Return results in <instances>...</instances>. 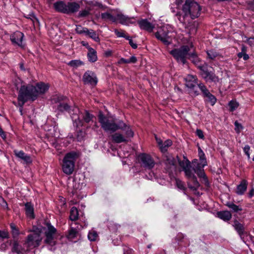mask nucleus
Returning a JSON list of instances; mask_svg holds the SVG:
<instances>
[{
    "label": "nucleus",
    "mask_w": 254,
    "mask_h": 254,
    "mask_svg": "<svg viewBox=\"0 0 254 254\" xmlns=\"http://www.w3.org/2000/svg\"><path fill=\"white\" fill-rule=\"evenodd\" d=\"M229 106L230 110L233 112L238 107L239 103L235 101L232 100L229 103Z\"/></svg>",
    "instance_id": "nucleus-42"
},
{
    "label": "nucleus",
    "mask_w": 254,
    "mask_h": 254,
    "mask_svg": "<svg viewBox=\"0 0 254 254\" xmlns=\"http://www.w3.org/2000/svg\"><path fill=\"white\" fill-rule=\"evenodd\" d=\"M87 56L88 61L91 63H94L97 61V52L92 48L88 47Z\"/></svg>",
    "instance_id": "nucleus-23"
},
{
    "label": "nucleus",
    "mask_w": 254,
    "mask_h": 254,
    "mask_svg": "<svg viewBox=\"0 0 254 254\" xmlns=\"http://www.w3.org/2000/svg\"><path fill=\"white\" fill-rule=\"evenodd\" d=\"M82 80L84 84L91 85H95L98 82L96 74L90 70H87L84 73Z\"/></svg>",
    "instance_id": "nucleus-14"
},
{
    "label": "nucleus",
    "mask_w": 254,
    "mask_h": 254,
    "mask_svg": "<svg viewBox=\"0 0 254 254\" xmlns=\"http://www.w3.org/2000/svg\"><path fill=\"white\" fill-rule=\"evenodd\" d=\"M195 162L193 161L192 164L193 165V170L197 174L198 176L200 178L204 179L205 180H207L206 175L204 172L203 167L202 165L195 164Z\"/></svg>",
    "instance_id": "nucleus-21"
},
{
    "label": "nucleus",
    "mask_w": 254,
    "mask_h": 254,
    "mask_svg": "<svg viewBox=\"0 0 254 254\" xmlns=\"http://www.w3.org/2000/svg\"><path fill=\"white\" fill-rule=\"evenodd\" d=\"M49 88V85L43 82L37 83L35 86L30 84L22 86L18 97L19 104L22 106L29 100H35L39 94L45 93Z\"/></svg>",
    "instance_id": "nucleus-2"
},
{
    "label": "nucleus",
    "mask_w": 254,
    "mask_h": 254,
    "mask_svg": "<svg viewBox=\"0 0 254 254\" xmlns=\"http://www.w3.org/2000/svg\"><path fill=\"white\" fill-rule=\"evenodd\" d=\"M66 98L63 96H55L53 99V101L55 103H58L57 105L58 110L61 112L67 111L70 114V112L73 113L72 109H71L68 104L64 102H61L64 101Z\"/></svg>",
    "instance_id": "nucleus-12"
},
{
    "label": "nucleus",
    "mask_w": 254,
    "mask_h": 254,
    "mask_svg": "<svg viewBox=\"0 0 254 254\" xmlns=\"http://www.w3.org/2000/svg\"><path fill=\"white\" fill-rule=\"evenodd\" d=\"M250 150V147L249 145H246L244 148V151L247 155L248 158H250V154L249 153V151Z\"/></svg>",
    "instance_id": "nucleus-53"
},
{
    "label": "nucleus",
    "mask_w": 254,
    "mask_h": 254,
    "mask_svg": "<svg viewBox=\"0 0 254 254\" xmlns=\"http://www.w3.org/2000/svg\"><path fill=\"white\" fill-rule=\"evenodd\" d=\"M207 53L208 58L211 60H214L219 56L218 53L214 50H209L207 51Z\"/></svg>",
    "instance_id": "nucleus-40"
},
{
    "label": "nucleus",
    "mask_w": 254,
    "mask_h": 254,
    "mask_svg": "<svg viewBox=\"0 0 254 254\" xmlns=\"http://www.w3.org/2000/svg\"><path fill=\"white\" fill-rule=\"evenodd\" d=\"M238 57L239 58H243L244 60H247L249 58V56L246 53L241 52L238 54Z\"/></svg>",
    "instance_id": "nucleus-50"
},
{
    "label": "nucleus",
    "mask_w": 254,
    "mask_h": 254,
    "mask_svg": "<svg viewBox=\"0 0 254 254\" xmlns=\"http://www.w3.org/2000/svg\"><path fill=\"white\" fill-rule=\"evenodd\" d=\"M28 18L32 20L34 25L39 23L38 20L34 15H30V17H28Z\"/></svg>",
    "instance_id": "nucleus-54"
},
{
    "label": "nucleus",
    "mask_w": 254,
    "mask_h": 254,
    "mask_svg": "<svg viewBox=\"0 0 254 254\" xmlns=\"http://www.w3.org/2000/svg\"><path fill=\"white\" fill-rule=\"evenodd\" d=\"M101 17L104 20H110L113 22L117 21V15L114 16L109 12L102 13L101 14Z\"/></svg>",
    "instance_id": "nucleus-32"
},
{
    "label": "nucleus",
    "mask_w": 254,
    "mask_h": 254,
    "mask_svg": "<svg viewBox=\"0 0 254 254\" xmlns=\"http://www.w3.org/2000/svg\"><path fill=\"white\" fill-rule=\"evenodd\" d=\"M148 248H150V245H148Z\"/></svg>",
    "instance_id": "nucleus-64"
},
{
    "label": "nucleus",
    "mask_w": 254,
    "mask_h": 254,
    "mask_svg": "<svg viewBox=\"0 0 254 254\" xmlns=\"http://www.w3.org/2000/svg\"><path fill=\"white\" fill-rule=\"evenodd\" d=\"M126 39L129 41V44L133 49L137 48V44H136L135 43H134L133 42L132 39L130 38L129 36H128L127 37H126Z\"/></svg>",
    "instance_id": "nucleus-49"
},
{
    "label": "nucleus",
    "mask_w": 254,
    "mask_h": 254,
    "mask_svg": "<svg viewBox=\"0 0 254 254\" xmlns=\"http://www.w3.org/2000/svg\"><path fill=\"white\" fill-rule=\"evenodd\" d=\"M179 165L184 171L186 176H190V173L192 172L191 170V166L190 162L185 157H184L183 160H178Z\"/></svg>",
    "instance_id": "nucleus-18"
},
{
    "label": "nucleus",
    "mask_w": 254,
    "mask_h": 254,
    "mask_svg": "<svg viewBox=\"0 0 254 254\" xmlns=\"http://www.w3.org/2000/svg\"><path fill=\"white\" fill-rule=\"evenodd\" d=\"M119 129H121L125 131V136H124L127 139V138L133 137L134 135L133 132L130 128V127L127 126L126 124L125 126H124L122 128H120Z\"/></svg>",
    "instance_id": "nucleus-29"
},
{
    "label": "nucleus",
    "mask_w": 254,
    "mask_h": 254,
    "mask_svg": "<svg viewBox=\"0 0 254 254\" xmlns=\"http://www.w3.org/2000/svg\"><path fill=\"white\" fill-rule=\"evenodd\" d=\"M155 139L156 140L157 143H158V145L159 146V147H160V146L163 144V142L161 140L160 138H158L156 136H155Z\"/></svg>",
    "instance_id": "nucleus-60"
},
{
    "label": "nucleus",
    "mask_w": 254,
    "mask_h": 254,
    "mask_svg": "<svg viewBox=\"0 0 254 254\" xmlns=\"http://www.w3.org/2000/svg\"><path fill=\"white\" fill-rule=\"evenodd\" d=\"M172 142L171 140H166L163 144L160 146V149L162 152H165L167 150L168 148L171 146Z\"/></svg>",
    "instance_id": "nucleus-35"
},
{
    "label": "nucleus",
    "mask_w": 254,
    "mask_h": 254,
    "mask_svg": "<svg viewBox=\"0 0 254 254\" xmlns=\"http://www.w3.org/2000/svg\"><path fill=\"white\" fill-rule=\"evenodd\" d=\"M78 218V211L75 207H72L70 209L69 218L71 221H75Z\"/></svg>",
    "instance_id": "nucleus-34"
},
{
    "label": "nucleus",
    "mask_w": 254,
    "mask_h": 254,
    "mask_svg": "<svg viewBox=\"0 0 254 254\" xmlns=\"http://www.w3.org/2000/svg\"><path fill=\"white\" fill-rule=\"evenodd\" d=\"M192 44L191 43L183 45L179 48H175L170 51V54L179 63L185 64L187 63L188 59H192V60L195 61V63L197 62V58L195 53L191 51Z\"/></svg>",
    "instance_id": "nucleus-3"
},
{
    "label": "nucleus",
    "mask_w": 254,
    "mask_h": 254,
    "mask_svg": "<svg viewBox=\"0 0 254 254\" xmlns=\"http://www.w3.org/2000/svg\"><path fill=\"white\" fill-rule=\"evenodd\" d=\"M118 64H129V62H128V59H126L124 58H121L118 62Z\"/></svg>",
    "instance_id": "nucleus-56"
},
{
    "label": "nucleus",
    "mask_w": 254,
    "mask_h": 254,
    "mask_svg": "<svg viewBox=\"0 0 254 254\" xmlns=\"http://www.w3.org/2000/svg\"><path fill=\"white\" fill-rule=\"evenodd\" d=\"M199 68L202 71V76L206 81L212 82L218 81V77L216 76L213 72L208 71L205 66H199Z\"/></svg>",
    "instance_id": "nucleus-16"
},
{
    "label": "nucleus",
    "mask_w": 254,
    "mask_h": 254,
    "mask_svg": "<svg viewBox=\"0 0 254 254\" xmlns=\"http://www.w3.org/2000/svg\"><path fill=\"white\" fill-rule=\"evenodd\" d=\"M241 52L246 53V48H245V47H244V46L242 47V52Z\"/></svg>",
    "instance_id": "nucleus-62"
},
{
    "label": "nucleus",
    "mask_w": 254,
    "mask_h": 254,
    "mask_svg": "<svg viewBox=\"0 0 254 254\" xmlns=\"http://www.w3.org/2000/svg\"><path fill=\"white\" fill-rule=\"evenodd\" d=\"M233 226L239 235L242 236L244 232V227L243 224L236 220L234 222Z\"/></svg>",
    "instance_id": "nucleus-30"
},
{
    "label": "nucleus",
    "mask_w": 254,
    "mask_h": 254,
    "mask_svg": "<svg viewBox=\"0 0 254 254\" xmlns=\"http://www.w3.org/2000/svg\"><path fill=\"white\" fill-rule=\"evenodd\" d=\"M227 206L235 212H237L242 210V208L233 203H228L227 204Z\"/></svg>",
    "instance_id": "nucleus-39"
},
{
    "label": "nucleus",
    "mask_w": 254,
    "mask_h": 254,
    "mask_svg": "<svg viewBox=\"0 0 254 254\" xmlns=\"http://www.w3.org/2000/svg\"><path fill=\"white\" fill-rule=\"evenodd\" d=\"M176 33L173 28L170 25H165L159 27L155 33V37L165 45L172 43V39L175 37Z\"/></svg>",
    "instance_id": "nucleus-7"
},
{
    "label": "nucleus",
    "mask_w": 254,
    "mask_h": 254,
    "mask_svg": "<svg viewBox=\"0 0 254 254\" xmlns=\"http://www.w3.org/2000/svg\"><path fill=\"white\" fill-rule=\"evenodd\" d=\"M55 9L61 13L69 14L74 13L78 10L80 7L79 4L75 2H68L60 0L54 3Z\"/></svg>",
    "instance_id": "nucleus-9"
},
{
    "label": "nucleus",
    "mask_w": 254,
    "mask_h": 254,
    "mask_svg": "<svg viewBox=\"0 0 254 254\" xmlns=\"http://www.w3.org/2000/svg\"><path fill=\"white\" fill-rule=\"evenodd\" d=\"M204 96L207 98L208 101L212 105H214L216 101V99L214 96H213L209 92Z\"/></svg>",
    "instance_id": "nucleus-41"
},
{
    "label": "nucleus",
    "mask_w": 254,
    "mask_h": 254,
    "mask_svg": "<svg viewBox=\"0 0 254 254\" xmlns=\"http://www.w3.org/2000/svg\"><path fill=\"white\" fill-rule=\"evenodd\" d=\"M137 61L136 58L135 56H131L129 59V63H135Z\"/></svg>",
    "instance_id": "nucleus-58"
},
{
    "label": "nucleus",
    "mask_w": 254,
    "mask_h": 254,
    "mask_svg": "<svg viewBox=\"0 0 254 254\" xmlns=\"http://www.w3.org/2000/svg\"><path fill=\"white\" fill-rule=\"evenodd\" d=\"M78 234V231L75 228H71L68 232L67 238L68 239L72 240L75 238Z\"/></svg>",
    "instance_id": "nucleus-36"
},
{
    "label": "nucleus",
    "mask_w": 254,
    "mask_h": 254,
    "mask_svg": "<svg viewBox=\"0 0 254 254\" xmlns=\"http://www.w3.org/2000/svg\"><path fill=\"white\" fill-rule=\"evenodd\" d=\"M20 68L21 69H24V67H23V64H20Z\"/></svg>",
    "instance_id": "nucleus-63"
},
{
    "label": "nucleus",
    "mask_w": 254,
    "mask_h": 254,
    "mask_svg": "<svg viewBox=\"0 0 254 254\" xmlns=\"http://www.w3.org/2000/svg\"><path fill=\"white\" fill-rule=\"evenodd\" d=\"M196 134L199 138H204L203 132L201 129H197L196 130Z\"/></svg>",
    "instance_id": "nucleus-52"
},
{
    "label": "nucleus",
    "mask_w": 254,
    "mask_h": 254,
    "mask_svg": "<svg viewBox=\"0 0 254 254\" xmlns=\"http://www.w3.org/2000/svg\"><path fill=\"white\" fill-rule=\"evenodd\" d=\"M68 64L73 67H77L83 64V63L80 60H72L68 63Z\"/></svg>",
    "instance_id": "nucleus-38"
},
{
    "label": "nucleus",
    "mask_w": 254,
    "mask_h": 254,
    "mask_svg": "<svg viewBox=\"0 0 254 254\" xmlns=\"http://www.w3.org/2000/svg\"><path fill=\"white\" fill-rule=\"evenodd\" d=\"M45 239L44 242L51 251H54L57 244V229L50 223H47V228H44Z\"/></svg>",
    "instance_id": "nucleus-8"
},
{
    "label": "nucleus",
    "mask_w": 254,
    "mask_h": 254,
    "mask_svg": "<svg viewBox=\"0 0 254 254\" xmlns=\"http://www.w3.org/2000/svg\"><path fill=\"white\" fill-rule=\"evenodd\" d=\"M186 176L190 179V181L188 182L189 187L192 190H196L199 187V184L193 173H191L190 176Z\"/></svg>",
    "instance_id": "nucleus-20"
},
{
    "label": "nucleus",
    "mask_w": 254,
    "mask_h": 254,
    "mask_svg": "<svg viewBox=\"0 0 254 254\" xmlns=\"http://www.w3.org/2000/svg\"><path fill=\"white\" fill-rule=\"evenodd\" d=\"M98 120L101 127L107 132H114L125 126L123 121H120L116 123L114 119L105 116L101 112L98 115Z\"/></svg>",
    "instance_id": "nucleus-6"
},
{
    "label": "nucleus",
    "mask_w": 254,
    "mask_h": 254,
    "mask_svg": "<svg viewBox=\"0 0 254 254\" xmlns=\"http://www.w3.org/2000/svg\"><path fill=\"white\" fill-rule=\"evenodd\" d=\"M117 21H118L120 24L127 26L134 24L136 22L134 17H129L122 13H118L117 14Z\"/></svg>",
    "instance_id": "nucleus-15"
},
{
    "label": "nucleus",
    "mask_w": 254,
    "mask_h": 254,
    "mask_svg": "<svg viewBox=\"0 0 254 254\" xmlns=\"http://www.w3.org/2000/svg\"><path fill=\"white\" fill-rule=\"evenodd\" d=\"M114 32L115 34L117 35L118 37H124L126 39V37H127V36H126L124 31L123 30H118L117 29H115Z\"/></svg>",
    "instance_id": "nucleus-46"
},
{
    "label": "nucleus",
    "mask_w": 254,
    "mask_h": 254,
    "mask_svg": "<svg viewBox=\"0 0 254 254\" xmlns=\"http://www.w3.org/2000/svg\"><path fill=\"white\" fill-rule=\"evenodd\" d=\"M201 9L200 6L196 1L186 0L182 8L184 15H182L180 12H178L176 15L181 23H185L186 17L190 16L191 19L196 18L199 16Z\"/></svg>",
    "instance_id": "nucleus-5"
},
{
    "label": "nucleus",
    "mask_w": 254,
    "mask_h": 254,
    "mask_svg": "<svg viewBox=\"0 0 254 254\" xmlns=\"http://www.w3.org/2000/svg\"><path fill=\"white\" fill-rule=\"evenodd\" d=\"M85 35L89 36L90 38H92L96 42H98L99 41V38L98 35L94 30L92 29L88 30L87 28V31H86Z\"/></svg>",
    "instance_id": "nucleus-33"
},
{
    "label": "nucleus",
    "mask_w": 254,
    "mask_h": 254,
    "mask_svg": "<svg viewBox=\"0 0 254 254\" xmlns=\"http://www.w3.org/2000/svg\"><path fill=\"white\" fill-rule=\"evenodd\" d=\"M164 161L166 165L174 166L176 163V160L173 156L171 154H166L164 157Z\"/></svg>",
    "instance_id": "nucleus-28"
},
{
    "label": "nucleus",
    "mask_w": 254,
    "mask_h": 254,
    "mask_svg": "<svg viewBox=\"0 0 254 254\" xmlns=\"http://www.w3.org/2000/svg\"><path fill=\"white\" fill-rule=\"evenodd\" d=\"M198 155L200 162L197 163L196 161H195V164H200L202 165V167H204L207 165V162L205 157V155L202 150L200 148L198 149Z\"/></svg>",
    "instance_id": "nucleus-31"
},
{
    "label": "nucleus",
    "mask_w": 254,
    "mask_h": 254,
    "mask_svg": "<svg viewBox=\"0 0 254 254\" xmlns=\"http://www.w3.org/2000/svg\"><path fill=\"white\" fill-rule=\"evenodd\" d=\"M73 113L70 112L71 118L73 121L74 126L76 127H81L84 126V123H94L95 128H97L98 126L96 122L93 121L94 116L87 110L80 111L79 108L75 107L72 109Z\"/></svg>",
    "instance_id": "nucleus-4"
},
{
    "label": "nucleus",
    "mask_w": 254,
    "mask_h": 254,
    "mask_svg": "<svg viewBox=\"0 0 254 254\" xmlns=\"http://www.w3.org/2000/svg\"><path fill=\"white\" fill-rule=\"evenodd\" d=\"M31 233L29 234L23 245L14 242L13 244L12 251L17 254H27L31 250L38 247L42 241V230L40 228L34 227L30 230Z\"/></svg>",
    "instance_id": "nucleus-1"
},
{
    "label": "nucleus",
    "mask_w": 254,
    "mask_h": 254,
    "mask_svg": "<svg viewBox=\"0 0 254 254\" xmlns=\"http://www.w3.org/2000/svg\"><path fill=\"white\" fill-rule=\"evenodd\" d=\"M26 214L27 216L34 218L33 206L30 202H27L25 204Z\"/></svg>",
    "instance_id": "nucleus-25"
},
{
    "label": "nucleus",
    "mask_w": 254,
    "mask_h": 254,
    "mask_svg": "<svg viewBox=\"0 0 254 254\" xmlns=\"http://www.w3.org/2000/svg\"><path fill=\"white\" fill-rule=\"evenodd\" d=\"M138 23L141 29L148 32H152L154 27V26L146 19L139 21Z\"/></svg>",
    "instance_id": "nucleus-22"
},
{
    "label": "nucleus",
    "mask_w": 254,
    "mask_h": 254,
    "mask_svg": "<svg viewBox=\"0 0 254 254\" xmlns=\"http://www.w3.org/2000/svg\"><path fill=\"white\" fill-rule=\"evenodd\" d=\"M13 152L16 157L21 160H22L25 163H31L32 162V160L30 156L25 153L23 151L14 150Z\"/></svg>",
    "instance_id": "nucleus-19"
},
{
    "label": "nucleus",
    "mask_w": 254,
    "mask_h": 254,
    "mask_svg": "<svg viewBox=\"0 0 254 254\" xmlns=\"http://www.w3.org/2000/svg\"><path fill=\"white\" fill-rule=\"evenodd\" d=\"M10 227L11 229L12 230V232L13 234H15L16 235H18V230L16 229V227L14 224H10Z\"/></svg>",
    "instance_id": "nucleus-57"
},
{
    "label": "nucleus",
    "mask_w": 254,
    "mask_h": 254,
    "mask_svg": "<svg viewBox=\"0 0 254 254\" xmlns=\"http://www.w3.org/2000/svg\"><path fill=\"white\" fill-rule=\"evenodd\" d=\"M89 11H90L89 9L81 10L79 13V16L80 17L87 16V15H88L89 14Z\"/></svg>",
    "instance_id": "nucleus-47"
},
{
    "label": "nucleus",
    "mask_w": 254,
    "mask_h": 254,
    "mask_svg": "<svg viewBox=\"0 0 254 254\" xmlns=\"http://www.w3.org/2000/svg\"><path fill=\"white\" fill-rule=\"evenodd\" d=\"M217 215L221 219L225 221L230 220L232 218V214L229 211L218 212Z\"/></svg>",
    "instance_id": "nucleus-27"
},
{
    "label": "nucleus",
    "mask_w": 254,
    "mask_h": 254,
    "mask_svg": "<svg viewBox=\"0 0 254 254\" xmlns=\"http://www.w3.org/2000/svg\"><path fill=\"white\" fill-rule=\"evenodd\" d=\"M176 185L181 190H184L185 189L184 183L179 179H176Z\"/></svg>",
    "instance_id": "nucleus-45"
},
{
    "label": "nucleus",
    "mask_w": 254,
    "mask_h": 254,
    "mask_svg": "<svg viewBox=\"0 0 254 254\" xmlns=\"http://www.w3.org/2000/svg\"><path fill=\"white\" fill-rule=\"evenodd\" d=\"M75 30L76 32L78 34H85L86 31H87V28L82 27L81 26L78 25L76 26Z\"/></svg>",
    "instance_id": "nucleus-44"
},
{
    "label": "nucleus",
    "mask_w": 254,
    "mask_h": 254,
    "mask_svg": "<svg viewBox=\"0 0 254 254\" xmlns=\"http://www.w3.org/2000/svg\"><path fill=\"white\" fill-rule=\"evenodd\" d=\"M98 237V234L95 231H94L93 230H91V231H90L89 232V233L88 235V239L90 241H96V239H97Z\"/></svg>",
    "instance_id": "nucleus-37"
},
{
    "label": "nucleus",
    "mask_w": 254,
    "mask_h": 254,
    "mask_svg": "<svg viewBox=\"0 0 254 254\" xmlns=\"http://www.w3.org/2000/svg\"><path fill=\"white\" fill-rule=\"evenodd\" d=\"M113 140L117 143L127 141V139L126 137L122 134L119 133H115L112 135Z\"/></svg>",
    "instance_id": "nucleus-26"
},
{
    "label": "nucleus",
    "mask_w": 254,
    "mask_h": 254,
    "mask_svg": "<svg viewBox=\"0 0 254 254\" xmlns=\"http://www.w3.org/2000/svg\"><path fill=\"white\" fill-rule=\"evenodd\" d=\"M0 204L1 206H2L3 207L7 208V204L6 202V201L3 199V198L1 197H0Z\"/></svg>",
    "instance_id": "nucleus-55"
},
{
    "label": "nucleus",
    "mask_w": 254,
    "mask_h": 254,
    "mask_svg": "<svg viewBox=\"0 0 254 254\" xmlns=\"http://www.w3.org/2000/svg\"><path fill=\"white\" fill-rule=\"evenodd\" d=\"M235 126L236 127L235 130L237 132H240V130L242 129V125L239 124L237 121L235 122Z\"/></svg>",
    "instance_id": "nucleus-51"
},
{
    "label": "nucleus",
    "mask_w": 254,
    "mask_h": 254,
    "mask_svg": "<svg viewBox=\"0 0 254 254\" xmlns=\"http://www.w3.org/2000/svg\"><path fill=\"white\" fill-rule=\"evenodd\" d=\"M198 88L202 93L203 94L204 96H205L207 93L209 91L206 88V86L202 83H198L197 85V88Z\"/></svg>",
    "instance_id": "nucleus-43"
},
{
    "label": "nucleus",
    "mask_w": 254,
    "mask_h": 254,
    "mask_svg": "<svg viewBox=\"0 0 254 254\" xmlns=\"http://www.w3.org/2000/svg\"><path fill=\"white\" fill-rule=\"evenodd\" d=\"M138 157L141 165L144 168L150 170L154 167L155 162L150 155L142 153L140 154Z\"/></svg>",
    "instance_id": "nucleus-13"
},
{
    "label": "nucleus",
    "mask_w": 254,
    "mask_h": 254,
    "mask_svg": "<svg viewBox=\"0 0 254 254\" xmlns=\"http://www.w3.org/2000/svg\"><path fill=\"white\" fill-rule=\"evenodd\" d=\"M8 238V233L6 231H0V238L1 239H6Z\"/></svg>",
    "instance_id": "nucleus-48"
},
{
    "label": "nucleus",
    "mask_w": 254,
    "mask_h": 254,
    "mask_svg": "<svg viewBox=\"0 0 254 254\" xmlns=\"http://www.w3.org/2000/svg\"><path fill=\"white\" fill-rule=\"evenodd\" d=\"M247 42L250 45H251V46L254 45V38H253V37L249 38L247 40Z\"/></svg>",
    "instance_id": "nucleus-59"
},
{
    "label": "nucleus",
    "mask_w": 254,
    "mask_h": 254,
    "mask_svg": "<svg viewBox=\"0 0 254 254\" xmlns=\"http://www.w3.org/2000/svg\"><path fill=\"white\" fill-rule=\"evenodd\" d=\"M248 183L247 181L243 180L241 182L236 189V193L239 195H242L244 193L247 188Z\"/></svg>",
    "instance_id": "nucleus-24"
},
{
    "label": "nucleus",
    "mask_w": 254,
    "mask_h": 254,
    "mask_svg": "<svg viewBox=\"0 0 254 254\" xmlns=\"http://www.w3.org/2000/svg\"><path fill=\"white\" fill-rule=\"evenodd\" d=\"M24 34L20 31H16L10 35V40L13 44L22 47V40Z\"/></svg>",
    "instance_id": "nucleus-17"
},
{
    "label": "nucleus",
    "mask_w": 254,
    "mask_h": 254,
    "mask_svg": "<svg viewBox=\"0 0 254 254\" xmlns=\"http://www.w3.org/2000/svg\"><path fill=\"white\" fill-rule=\"evenodd\" d=\"M78 154L75 152H70L67 153L64 158L62 169L63 172L66 175H71L74 169V164Z\"/></svg>",
    "instance_id": "nucleus-10"
},
{
    "label": "nucleus",
    "mask_w": 254,
    "mask_h": 254,
    "mask_svg": "<svg viewBox=\"0 0 254 254\" xmlns=\"http://www.w3.org/2000/svg\"><path fill=\"white\" fill-rule=\"evenodd\" d=\"M254 195V190H252L249 192V196L250 197H252Z\"/></svg>",
    "instance_id": "nucleus-61"
},
{
    "label": "nucleus",
    "mask_w": 254,
    "mask_h": 254,
    "mask_svg": "<svg viewBox=\"0 0 254 254\" xmlns=\"http://www.w3.org/2000/svg\"><path fill=\"white\" fill-rule=\"evenodd\" d=\"M185 79L186 81L185 84L188 88L190 89V92L194 95H198L199 92L197 90L198 82L196 76L189 74L185 77Z\"/></svg>",
    "instance_id": "nucleus-11"
}]
</instances>
